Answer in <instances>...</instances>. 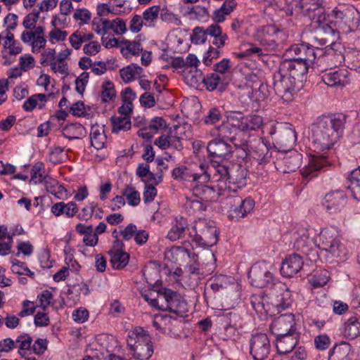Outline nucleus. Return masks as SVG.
Returning a JSON list of instances; mask_svg holds the SVG:
<instances>
[{
  "instance_id": "nucleus-50",
  "label": "nucleus",
  "mask_w": 360,
  "mask_h": 360,
  "mask_svg": "<svg viewBox=\"0 0 360 360\" xmlns=\"http://www.w3.org/2000/svg\"><path fill=\"white\" fill-rule=\"evenodd\" d=\"M122 193L123 196L126 197L129 205H132V206H136L139 204L140 200H141L140 194L135 189L134 187H133L131 186H127L122 191Z\"/></svg>"
},
{
  "instance_id": "nucleus-15",
  "label": "nucleus",
  "mask_w": 360,
  "mask_h": 360,
  "mask_svg": "<svg viewBox=\"0 0 360 360\" xmlns=\"http://www.w3.org/2000/svg\"><path fill=\"white\" fill-rule=\"evenodd\" d=\"M347 197L343 191H336L328 193L323 200V205L330 214L342 216L345 213Z\"/></svg>"
},
{
  "instance_id": "nucleus-42",
  "label": "nucleus",
  "mask_w": 360,
  "mask_h": 360,
  "mask_svg": "<svg viewBox=\"0 0 360 360\" xmlns=\"http://www.w3.org/2000/svg\"><path fill=\"white\" fill-rule=\"evenodd\" d=\"M46 101V96L43 94L32 95L28 98L23 103L22 108L25 111H32L37 105L41 109Z\"/></svg>"
},
{
  "instance_id": "nucleus-57",
  "label": "nucleus",
  "mask_w": 360,
  "mask_h": 360,
  "mask_svg": "<svg viewBox=\"0 0 360 360\" xmlns=\"http://www.w3.org/2000/svg\"><path fill=\"white\" fill-rule=\"evenodd\" d=\"M108 19L95 18L92 22V29L97 34L104 36L108 32Z\"/></svg>"
},
{
  "instance_id": "nucleus-53",
  "label": "nucleus",
  "mask_w": 360,
  "mask_h": 360,
  "mask_svg": "<svg viewBox=\"0 0 360 360\" xmlns=\"http://www.w3.org/2000/svg\"><path fill=\"white\" fill-rule=\"evenodd\" d=\"M221 118V110L217 107H213L208 110L206 115L203 118V121L206 124H214Z\"/></svg>"
},
{
  "instance_id": "nucleus-26",
  "label": "nucleus",
  "mask_w": 360,
  "mask_h": 360,
  "mask_svg": "<svg viewBox=\"0 0 360 360\" xmlns=\"http://www.w3.org/2000/svg\"><path fill=\"white\" fill-rule=\"evenodd\" d=\"M304 262L297 254H292L285 257L281 266V274L285 277H292L302 269Z\"/></svg>"
},
{
  "instance_id": "nucleus-8",
  "label": "nucleus",
  "mask_w": 360,
  "mask_h": 360,
  "mask_svg": "<svg viewBox=\"0 0 360 360\" xmlns=\"http://www.w3.org/2000/svg\"><path fill=\"white\" fill-rule=\"evenodd\" d=\"M319 247L326 259L332 262L341 257L343 245L340 242L338 231L335 228L323 229L319 235Z\"/></svg>"
},
{
  "instance_id": "nucleus-51",
  "label": "nucleus",
  "mask_w": 360,
  "mask_h": 360,
  "mask_svg": "<svg viewBox=\"0 0 360 360\" xmlns=\"http://www.w3.org/2000/svg\"><path fill=\"white\" fill-rule=\"evenodd\" d=\"M253 152L257 158L261 160H264L269 154V148L264 139L259 138L255 141Z\"/></svg>"
},
{
  "instance_id": "nucleus-36",
  "label": "nucleus",
  "mask_w": 360,
  "mask_h": 360,
  "mask_svg": "<svg viewBox=\"0 0 360 360\" xmlns=\"http://www.w3.org/2000/svg\"><path fill=\"white\" fill-rule=\"evenodd\" d=\"M193 188V195L200 200H212L216 198V191L214 186L204 185V183H200Z\"/></svg>"
},
{
  "instance_id": "nucleus-25",
  "label": "nucleus",
  "mask_w": 360,
  "mask_h": 360,
  "mask_svg": "<svg viewBox=\"0 0 360 360\" xmlns=\"http://www.w3.org/2000/svg\"><path fill=\"white\" fill-rule=\"evenodd\" d=\"M321 79L329 86H345L349 83V72L346 69L330 70L325 72Z\"/></svg>"
},
{
  "instance_id": "nucleus-2",
  "label": "nucleus",
  "mask_w": 360,
  "mask_h": 360,
  "mask_svg": "<svg viewBox=\"0 0 360 360\" xmlns=\"http://www.w3.org/2000/svg\"><path fill=\"white\" fill-rule=\"evenodd\" d=\"M263 124L261 116L250 114L243 115L241 112H231L220 125L210 131L212 136L232 139L238 131H250L259 129Z\"/></svg>"
},
{
  "instance_id": "nucleus-59",
  "label": "nucleus",
  "mask_w": 360,
  "mask_h": 360,
  "mask_svg": "<svg viewBox=\"0 0 360 360\" xmlns=\"http://www.w3.org/2000/svg\"><path fill=\"white\" fill-rule=\"evenodd\" d=\"M207 34L205 30L200 27H196L193 29L191 36V41L195 44H202L206 41Z\"/></svg>"
},
{
  "instance_id": "nucleus-19",
  "label": "nucleus",
  "mask_w": 360,
  "mask_h": 360,
  "mask_svg": "<svg viewBox=\"0 0 360 360\" xmlns=\"http://www.w3.org/2000/svg\"><path fill=\"white\" fill-rule=\"evenodd\" d=\"M292 238L294 240V248L297 250L306 255H309L314 251L313 250L314 242L309 238V230L306 227L302 225L295 226L292 233Z\"/></svg>"
},
{
  "instance_id": "nucleus-46",
  "label": "nucleus",
  "mask_w": 360,
  "mask_h": 360,
  "mask_svg": "<svg viewBox=\"0 0 360 360\" xmlns=\"http://www.w3.org/2000/svg\"><path fill=\"white\" fill-rule=\"evenodd\" d=\"M142 70V68L136 64H131L120 70L121 78L125 83L131 82L136 74Z\"/></svg>"
},
{
  "instance_id": "nucleus-39",
  "label": "nucleus",
  "mask_w": 360,
  "mask_h": 360,
  "mask_svg": "<svg viewBox=\"0 0 360 360\" xmlns=\"http://www.w3.org/2000/svg\"><path fill=\"white\" fill-rule=\"evenodd\" d=\"M345 334L347 337L354 339L360 335V320L352 316L345 323Z\"/></svg>"
},
{
  "instance_id": "nucleus-14",
  "label": "nucleus",
  "mask_w": 360,
  "mask_h": 360,
  "mask_svg": "<svg viewBox=\"0 0 360 360\" xmlns=\"http://www.w3.org/2000/svg\"><path fill=\"white\" fill-rule=\"evenodd\" d=\"M317 54L316 49L308 43L302 42L291 46L286 51L285 56L294 58L298 61L310 66L311 64L315 62Z\"/></svg>"
},
{
  "instance_id": "nucleus-52",
  "label": "nucleus",
  "mask_w": 360,
  "mask_h": 360,
  "mask_svg": "<svg viewBox=\"0 0 360 360\" xmlns=\"http://www.w3.org/2000/svg\"><path fill=\"white\" fill-rule=\"evenodd\" d=\"M43 164L41 162L36 163L31 169V178L30 183L37 184L41 183L44 180L46 181V178L44 175Z\"/></svg>"
},
{
  "instance_id": "nucleus-9",
  "label": "nucleus",
  "mask_w": 360,
  "mask_h": 360,
  "mask_svg": "<svg viewBox=\"0 0 360 360\" xmlns=\"http://www.w3.org/2000/svg\"><path fill=\"white\" fill-rule=\"evenodd\" d=\"M273 80L274 91L284 103L292 101L294 94L302 87V84H297L292 77L282 73L281 69L274 73Z\"/></svg>"
},
{
  "instance_id": "nucleus-11",
  "label": "nucleus",
  "mask_w": 360,
  "mask_h": 360,
  "mask_svg": "<svg viewBox=\"0 0 360 360\" xmlns=\"http://www.w3.org/2000/svg\"><path fill=\"white\" fill-rule=\"evenodd\" d=\"M271 264L262 261L255 264L249 271L248 278L252 285L256 288H264L275 284L276 278L271 270Z\"/></svg>"
},
{
  "instance_id": "nucleus-34",
  "label": "nucleus",
  "mask_w": 360,
  "mask_h": 360,
  "mask_svg": "<svg viewBox=\"0 0 360 360\" xmlns=\"http://www.w3.org/2000/svg\"><path fill=\"white\" fill-rule=\"evenodd\" d=\"M64 137L68 139H79L86 134L85 128L79 123H72L63 127L62 131Z\"/></svg>"
},
{
  "instance_id": "nucleus-18",
  "label": "nucleus",
  "mask_w": 360,
  "mask_h": 360,
  "mask_svg": "<svg viewBox=\"0 0 360 360\" xmlns=\"http://www.w3.org/2000/svg\"><path fill=\"white\" fill-rule=\"evenodd\" d=\"M160 310L169 311L174 314H179L183 311L185 303L176 292L165 288L160 290Z\"/></svg>"
},
{
  "instance_id": "nucleus-27",
  "label": "nucleus",
  "mask_w": 360,
  "mask_h": 360,
  "mask_svg": "<svg viewBox=\"0 0 360 360\" xmlns=\"http://www.w3.org/2000/svg\"><path fill=\"white\" fill-rule=\"evenodd\" d=\"M276 336V347L280 354H286L290 352L297 344L299 339V333Z\"/></svg>"
},
{
  "instance_id": "nucleus-58",
  "label": "nucleus",
  "mask_w": 360,
  "mask_h": 360,
  "mask_svg": "<svg viewBox=\"0 0 360 360\" xmlns=\"http://www.w3.org/2000/svg\"><path fill=\"white\" fill-rule=\"evenodd\" d=\"M89 73L87 72H83L80 75L75 79V89L79 94H83L86 84L89 82Z\"/></svg>"
},
{
  "instance_id": "nucleus-45",
  "label": "nucleus",
  "mask_w": 360,
  "mask_h": 360,
  "mask_svg": "<svg viewBox=\"0 0 360 360\" xmlns=\"http://www.w3.org/2000/svg\"><path fill=\"white\" fill-rule=\"evenodd\" d=\"M160 8L158 6H153L144 11L142 18L145 21L144 25L148 27H153L155 21L158 19Z\"/></svg>"
},
{
  "instance_id": "nucleus-12",
  "label": "nucleus",
  "mask_w": 360,
  "mask_h": 360,
  "mask_svg": "<svg viewBox=\"0 0 360 360\" xmlns=\"http://www.w3.org/2000/svg\"><path fill=\"white\" fill-rule=\"evenodd\" d=\"M227 205H229V217L231 219L238 220L246 217L255 207V201L250 198L242 199L238 195L227 198Z\"/></svg>"
},
{
  "instance_id": "nucleus-17",
  "label": "nucleus",
  "mask_w": 360,
  "mask_h": 360,
  "mask_svg": "<svg viewBox=\"0 0 360 360\" xmlns=\"http://www.w3.org/2000/svg\"><path fill=\"white\" fill-rule=\"evenodd\" d=\"M309 67L308 65H305L294 58L288 57L281 63L279 69L282 70V73L287 74L297 81V84H302Z\"/></svg>"
},
{
  "instance_id": "nucleus-6",
  "label": "nucleus",
  "mask_w": 360,
  "mask_h": 360,
  "mask_svg": "<svg viewBox=\"0 0 360 360\" xmlns=\"http://www.w3.org/2000/svg\"><path fill=\"white\" fill-rule=\"evenodd\" d=\"M253 37L262 46L270 51L283 49L288 37L284 30L275 25L259 27Z\"/></svg>"
},
{
  "instance_id": "nucleus-61",
  "label": "nucleus",
  "mask_w": 360,
  "mask_h": 360,
  "mask_svg": "<svg viewBox=\"0 0 360 360\" xmlns=\"http://www.w3.org/2000/svg\"><path fill=\"white\" fill-rule=\"evenodd\" d=\"M328 281V272L326 271H322L320 274L316 273L310 279V283L314 288L322 287L326 285Z\"/></svg>"
},
{
  "instance_id": "nucleus-13",
  "label": "nucleus",
  "mask_w": 360,
  "mask_h": 360,
  "mask_svg": "<svg viewBox=\"0 0 360 360\" xmlns=\"http://www.w3.org/2000/svg\"><path fill=\"white\" fill-rule=\"evenodd\" d=\"M250 354L255 360H264L271 351V342L266 334L257 333L252 335L250 341Z\"/></svg>"
},
{
  "instance_id": "nucleus-24",
  "label": "nucleus",
  "mask_w": 360,
  "mask_h": 360,
  "mask_svg": "<svg viewBox=\"0 0 360 360\" xmlns=\"http://www.w3.org/2000/svg\"><path fill=\"white\" fill-rule=\"evenodd\" d=\"M215 137L216 139L210 141L207 146L209 156L219 159L228 158L232 152V146L226 143V140L232 141L234 138Z\"/></svg>"
},
{
  "instance_id": "nucleus-16",
  "label": "nucleus",
  "mask_w": 360,
  "mask_h": 360,
  "mask_svg": "<svg viewBox=\"0 0 360 360\" xmlns=\"http://www.w3.org/2000/svg\"><path fill=\"white\" fill-rule=\"evenodd\" d=\"M323 3L324 0H300L303 15L309 17L316 24H320L326 20Z\"/></svg>"
},
{
  "instance_id": "nucleus-28",
  "label": "nucleus",
  "mask_w": 360,
  "mask_h": 360,
  "mask_svg": "<svg viewBox=\"0 0 360 360\" xmlns=\"http://www.w3.org/2000/svg\"><path fill=\"white\" fill-rule=\"evenodd\" d=\"M186 229L188 231L190 229L188 227L187 220L183 217H176L168 231L167 238L171 241L177 240L184 237Z\"/></svg>"
},
{
  "instance_id": "nucleus-32",
  "label": "nucleus",
  "mask_w": 360,
  "mask_h": 360,
  "mask_svg": "<svg viewBox=\"0 0 360 360\" xmlns=\"http://www.w3.org/2000/svg\"><path fill=\"white\" fill-rule=\"evenodd\" d=\"M302 155L295 150L291 151L283 159V164L285 167L283 172L285 173L295 172L300 167Z\"/></svg>"
},
{
  "instance_id": "nucleus-38",
  "label": "nucleus",
  "mask_w": 360,
  "mask_h": 360,
  "mask_svg": "<svg viewBox=\"0 0 360 360\" xmlns=\"http://www.w3.org/2000/svg\"><path fill=\"white\" fill-rule=\"evenodd\" d=\"M349 181L348 188L352 192L353 197L360 200V167L351 172Z\"/></svg>"
},
{
  "instance_id": "nucleus-10",
  "label": "nucleus",
  "mask_w": 360,
  "mask_h": 360,
  "mask_svg": "<svg viewBox=\"0 0 360 360\" xmlns=\"http://www.w3.org/2000/svg\"><path fill=\"white\" fill-rule=\"evenodd\" d=\"M269 134L271 137L274 147L280 151L286 152L290 150L295 146L297 141V133L289 125L278 124L271 126Z\"/></svg>"
},
{
  "instance_id": "nucleus-7",
  "label": "nucleus",
  "mask_w": 360,
  "mask_h": 360,
  "mask_svg": "<svg viewBox=\"0 0 360 360\" xmlns=\"http://www.w3.org/2000/svg\"><path fill=\"white\" fill-rule=\"evenodd\" d=\"M212 165L205 163L176 167L172 171L174 179L198 183H207L211 179Z\"/></svg>"
},
{
  "instance_id": "nucleus-5",
  "label": "nucleus",
  "mask_w": 360,
  "mask_h": 360,
  "mask_svg": "<svg viewBox=\"0 0 360 360\" xmlns=\"http://www.w3.org/2000/svg\"><path fill=\"white\" fill-rule=\"evenodd\" d=\"M189 236L198 246L207 248L217 244L219 232L213 221L199 219L188 229Z\"/></svg>"
},
{
  "instance_id": "nucleus-37",
  "label": "nucleus",
  "mask_w": 360,
  "mask_h": 360,
  "mask_svg": "<svg viewBox=\"0 0 360 360\" xmlns=\"http://www.w3.org/2000/svg\"><path fill=\"white\" fill-rule=\"evenodd\" d=\"M112 124V132L118 134L121 131H127L131 129V122L129 117L114 116L110 119Z\"/></svg>"
},
{
  "instance_id": "nucleus-23",
  "label": "nucleus",
  "mask_w": 360,
  "mask_h": 360,
  "mask_svg": "<svg viewBox=\"0 0 360 360\" xmlns=\"http://www.w3.org/2000/svg\"><path fill=\"white\" fill-rule=\"evenodd\" d=\"M45 29L43 26H37L35 30H25L20 35L22 41L32 46L33 53L40 52L41 49L45 48L46 40L44 37Z\"/></svg>"
},
{
  "instance_id": "nucleus-63",
  "label": "nucleus",
  "mask_w": 360,
  "mask_h": 360,
  "mask_svg": "<svg viewBox=\"0 0 360 360\" xmlns=\"http://www.w3.org/2000/svg\"><path fill=\"white\" fill-rule=\"evenodd\" d=\"M185 207L191 214L204 210V205L198 199L188 200Z\"/></svg>"
},
{
  "instance_id": "nucleus-1",
  "label": "nucleus",
  "mask_w": 360,
  "mask_h": 360,
  "mask_svg": "<svg viewBox=\"0 0 360 360\" xmlns=\"http://www.w3.org/2000/svg\"><path fill=\"white\" fill-rule=\"evenodd\" d=\"M345 122L341 115L319 117L311 127L312 142L316 149H330L341 136Z\"/></svg>"
},
{
  "instance_id": "nucleus-47",
  "label": "nucleus",
  "mask_w": 360,
  "mask_h": 360,
  "mask_svg": "<svg viewBox=\"0 0 360 360\" xmlns=\"http://www.w3.org/2000/svg\"><path fill=\"white\" fill-rule=\"evenodd\" d=\"M32 342V338L27 334L21 335L17 338L15 344H19L18 354L22 357H25L30 349Z\"/></svg>"
},
{
  "instance_id": "nucleus-20",
  "label": "nucleus",
  "mask_w": 360,
  "mask_h": 360,
  "mask_svg": "<svg viewBox=\"0 0 360 360\" xmlns=\"http://www.w3.org/2000/svg\"><path fill=\"white\" fill-rule=\"evenodd\" d=\"M297 323L292 314H284L275 318L271 324V332L275 335L295 334Z\"/></svg>"
},
{
  "instance_id": "nucleus-4",
  "label": "nucleus",
  "mask_w": 360,
  "mask_h": 360,
  "mask_svg": "<svg viewBox=\"0 0 360 360\" xmlns=\"http://www.w3.org/2000/svg\"><path fill=\"white\" fill-rule=\"evenodd\" d=\"M127 347L130 354L137 360H148L153 354L151 338L141 327H135L128 333Z\"/></svg>"
},
{
  "instance_id": "nucleus-60",
  "label": "nucleus",
  "mask_w": 360,
  "mask_h": 360,
  "mask_svg": "<svg viewBox=\"0 0 360 360\" xmlns=\"http://www.w3.org/2000/svg\"><path fill=\"white\" fill-rule=\"evenodd\" d=\"M186 74V79L192 86L196 85L200 81L202 82L204 77L202 71L198 68L187 70Z\"/></svg>"
},
{
  "instance_id": "nucleus-56",
  "label": "nucleus",
  "mask_w": 360,
  "mask_h": 360,
  "mask_svg": "<svg viewBox=\"0 0 360 360\" xmlns=\"http://www.w3.org/2000/svg\"><path fill=\"white\" fill-rule=\"evenodd\" d=\"M115 96L113 84L110 81H105L102 85L101 99L103 102L111 101Z\"/></svg>"
},
{
  "instance_id": "nucleus-62",
  "label": "nucleus",
  "mask_w": 360,
  "mask_h": 360,
  "mask_svg": "<svg viewBox=\"0 0 360 360\" xmlns=\"http://www.w3.org/2000/svg\"><path fill=\"white\" fill-rule=\"evenodd\" d=\"M68 36V32L66 31H62L58 27H54L49 33V40L51 44H54L58 41H64Z\"/></svg>"
},
{
  "instance_id": "nucleus-33",
  "label": "nucleus",
  "mask_w": 360,
  "mask_h": 360,
  "mask_svg": "<svg viewBox=\"0 0 360 360\" xmlns=\"http://www.w3.org/2000/svg\"><path fill=\"white\" fill-rule=\"evenodd\" d=\"M90 139L91 146L97 150L104 148L107 137L103 127L98 125L93 126L91 129Z\"/></svg>"
},
{
  "instance_id": "nucleus-41",
  "label": "nucleus",
  "mask_w": 360,
  "mask_h": 360,
  "mask_svg": "<svg viewBox=\"0 0 360 360\" xmlns=\"http://www.w3.org/2000/svg\"><path fill=\"white\" fill-rule=\"evenodd\" d=\"M110 262L113 268L120 269L125 267L128 262L129 256L126 252H118L110 251Z\"/></svg>"
},
{
  "instance_id": "nucleus-31",
  "label": "nucleus",
  "mask_w": 360,
  "mask_h": 360,
  "mask_svg": "<svg viewBox=\"0 0 360 360\" xmlns=\"http://www.w3.org/2000/svg\"><path fill=\"white\" fill-rule=\"evenodd\" d=\"M120 49L121 53L126 58L131 56H139L143 51L140 42L127 39H123L120 42Z\"/></svg>"
},
{
  "instance_id": "nucleus-22",
  "label": "nucleus",
  "mask_w": 360,
  "mask_h": 360,
  "mask_svg": "<svg viewBox=\"0 0 360 360\" xmlns=\"http://www.w3.org/2000/svg\"><path fill=\"white\" fill-rule=\"evenodd\" d=\"M335 45L336 44L333 43L330 46H326L324 53H323L322 49H316L319 56L316 60L321 71H326L328 69H332L333 67L341 63L342 55L335 51L333 46Z\"/></svg>"
},
{
  "instance_id": "nucleus-43",
  "label": "nucleus",
  "mask_w": 360,
  "mask_h": 360,
  "mask_svg": "<svg viewBox=\"0 0 360 360\" xmlns=\"http://www.w3.org/2000/svg\"><path fill=\"white\" fill-rule=\"evenodd\" d=\"M4 39V47L9 54L17 55L22 51L20 43L14 39L11 32H7Z\"/></svg>"
},
{
  "instance_id": "nucleus-54",
  "label": "nucleus",
  "mask_w": 360,
  "mask_h": 360,
  "mask_svg": "<svg viewBox=\"0 0 360 360\" xmlns=\"http://www.w3.org/2000/svg\"><path fill=\"white\" fill-rule=\"evenodd\" d=\"M221 81V77L217 72H212L208 74L205 77H203L202 82L209 91L214 90Z\"/></svg>"
},
{
  "instance_id": "nucleus-29",
  "label": "nucleus",
  "mask_w": 360,
  "mask_h": 360,
  "mask_svg": "<svg viewBox=\"0 0 360 360\" xmlns=\"http://www.w3.org/2000/svg\"><path fill=\"white\" fill-rule=\"evenodd\" d=\"M326 160L323 158L316 157L311 158L308 165L302 168L301 173L304 178L311 179L316 176V172L326 166Z\"/></svg>"
},
{
  "instance_id": "nucleus-30",
  "label": "nucleus",
  "mask_w": 360,
  "mask_h": 360,
  "mask_svg": "<svg viewBox=\"0 0 360 360\" xmlns=\"http://www.w3.org/2000/svg\"><path fill=\"white\" fill-rule=\"evenodd\" d=\"M75 229L78 233L84 236L83 242L86 245L94 247L97 245L98 237L91 225L86 226L83 224H78Z\"/></svg>"
},
{
  "instance_id": "nucleus-3",
  "label": "nucleus",
  "mask_w": 360,
  "mask_h": 360,
  "mask_svg": "<svg viewBox=\"0 0 360 360\" xmlns=\"http://www.w3.org/2000/svg\"><path fill=\"white\" fill-rule=\"evenodd\" d=\"M211 179L216 182L219 194L223 195L224 192H236L246 185V173L242 168L229 170L222 165H212Z\"/></svg>"
},
{
  "instance_id": "nucleus-48",
  "label": "nucleus",
  "mask_w": 360,
  "mask_h": 360,
  "mask_svg": "<svg viewBox=\"0 0 360 360\" xmlns=\"http://www.w3.org/2000/svg\"><path fill=\"white\" fill-rule=\"evenodd\" d=\"M351 350V345L343 342L339 346L335 347L331 353V357L337 360H348L347 357Z\"/></svg>"
},
{
  "instance_id": "nucleus-49",
  "label": "nucleus",
  "mask_w": 360,
  "mask_h": 360,
  "mask_svg": "<svg viewBox=\"0 0 360 360\" xmlns=\"http://www.w3.org/2000/svg\"><path fill=\"white\" fill-rule=\"evenodd\" d=\"M108 31L112 30L115 34L122 35L127 32V25L125 21L120 18L112 20L108 19Z\"/></svg>"
},
{
  "instance_id": "nucleus-64",
  "label": "nucleus",
  "mask_w": 360,
  "mask_h": 360,
  "mask_svg": "<svg viewBox=\"0 0 360 360\" xmlns=\"http://www.w3.org/2000/svg\"><path fill=\"white\" fill-rule=\"evenodd\" d=\"M56 60V53L54 49H46L41 53L40 63L42 65H51V63Z\"/></svg>"
},
{
  "instance_id": "nucleus-40",
  "label": "nucleus",
  "mask_w": 360,
  "mask_h": 360,
  "mask_svg": "<svg viewBox=\"0 0 360 360\" xmlns=\"http://www.w3.org/2000/svg\"><path fill=\"white\" fill-rule=\"evenodd\" d=\"M185 270L186 274L188 276H193V281H189L188 283L190 288H195L199 281L205 276V273L201 271L197 264L186 266Z\"/></svg>"
},
{
  "instance_id": "nucleus-35",
  "label": "nucleus",
  "mask_w": 360,
  "mask_h": 360,
  "mask_svg": "<svg viewBox=\"0 0 360 360\" xmlns=\"http://www.w3.org/2000/svg\"><path fill=\"white\" fill-rule=\"evenodd\" d=\"M94 37L92 33L77 30L69 37V41L72 48L79 50L83 43L92 40Z\"/></svg>"
},
{
  "instance_id": "nucleus-21",
  "label": "nucleus",
  "mask_w": 360,
  "mask_h": 360,
  "mask_svg": "<svg viewBox=\"0 0 360 360\" xmlns=\"http://www.w3.org/2000/svg\"><path fill=\"white\" fill-rule=\"evenodd\" d=\"M267 296L253 295L251 297V304L253 309L260 319H265L268 316H274L279 312L280 304L269 302Z\"/></svg>"
},
{
  "instance_id": "nucleus-55",
  "label": "nucleus",
  "mask_w": 360,
  "mask_h": 360,
  "mask_svg": "<svg viewBox=\"0 0 360 360\" xmlns=\"http://www.w3.org/2000/svg\"><path fill=\"white\" fill-rule=\"evenodd\" d=\"M39 18V11H33L29 14H27L23 20L22 25L27 29L30 30L29 31L35 30V28L37 27L36 26V23L38 21Z\"/></svg>"
},
{
  "instance_id": "nucleus-44",
  "label": "nucleus",
  "mask_w": 360,
  "mask_h": 360,
  "mask_svg": "<svg viewBox=\"0 0 360 360\" xmlns=\"http://www.w3.org/2000/svg\"><path fill=\"white\" fill-rule=\"evenodd\" d=\"M45 186L49 193L58 199L63 198L65 195L66 189L55 179H46Z\"/></svg>"
}]
</instances>
